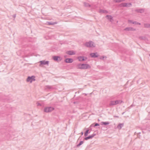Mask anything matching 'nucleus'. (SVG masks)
I'll use <instances>...</instances> for the list:
<instances>
[{
	"instance_id": "6ab92c4d",
	"label": "nucleus",
	"mask_w": 150,
	"mask_h": 150,
	"mask_svg": "<svg viewBox=\"0 0 150 150\" xmlns=\"http://www.w3.org/2000/svg\"><path fill=\"white\" fill-rule=\"evenodd\" d=\"M84 57H83V56H79L78 57V59L79 61H85V59H84Z\"/></svg>"
},
{
	"instance_id": "0eeeda50",
	"label": "nucleus",
	"mask_w": 150,
	"mask_h": 150,
	"mask_svg": "<svg viewBox=\"0 0 150 150\" xmlns=\"http://www.w3.org/2000/svg\"><path fill=\"white\" fill-rule=\"evenodd\" d=\"M40 66H41L42 65H47V66L49 65V61H48L42 60L40 61Z\"/></svg>"
},
{
	"instance_id": "39448f33",
	"label": "nucleus",
	"mask_w": 150,
	"mask_h": 150,
	"mask_svg": "<svg viewBox=\"0 0 150 150\" xmlns=\"http://www.w3.org/2000/svg\"><path fill=\"white\" fill-rule=\"evenodd\" d=\"M54 109V108L52 107H49L45 108L44 110V111L46 112H50Z\"/></svg>"
},
{
	"instance_id": "2eb2a0df",
	"label": "nucleus",
	"mask_w": 150,
	"mask_h": 150,
	"mask_svg": "<svg viewBox=\"0 0 150 150\" xmlns=\"http://www.w3.org/2000/svg\"><path fill=\"white\" fill-rule=\"evenodd\" d=\"M106 17L107 18L110 22H112V21H113V18L111 16L109 15H107Z\"/></svg>"
},
{
	"instance_id": "f257e3e1",
	"label": "nucleus",
	"mask_w": 150,
	"mask_h": 150,
	"mask_svg": "<svg viewBox=\"0 0 150 150\" xmlns=\"http://www.w3.org/2000/svg\"><path fill=\"white\" fill-rule=\"evenodd\" d=\"M77 66V68L80 69H86L91 68L90 66L88 64H79Z\"/></svg>"
},
{
	"instance_id": "ddd939ff",
	"label": "nucleus",
	"mask_w": 150,
	"mask_h": 150,
	"mask_svg": "<svg viewBox=\"0 0 150 150\" xmlns=\"http://www.w3.org/2000/svg\"><path fill=\"white\" fill-rule=\"evenodd\" d=\"M109 105L110 106H114L116 105L115 100H111L110 101Z\"/></svg>"
},
{
	"instance_id": "423d86ee",
	"label": "nucleus",
	"mask_w": 150,
	"mask_h": 150,
	"mask_svg": "<svg viewBox=\"0 0 150 150\" xmlns=\"http://www.w3.org/2000/svg\"><path fill=\"white\" fill-rule=\"evenodd\" d=\"M53 59L57 62H60L61 61L62 58L59 56H54L52 57Z\"/></svg>"
},
{
	"instance_id": "e433bc0d",
	"label": "nucleus",
	"mask_w": 150,
	"mask_h": 150,
	"mask_svg": "<svg viewBox=\"0 0 150 150\" xmlns=\"http://www.w3.org/2000/svg\"><path fill=\"white\" fill-rule=\"evenodd\" d=\"M143 129H145V128H143Z\"/></svg>"
},
{
	"instance_id": "4c0bfd02",
	"label": "nucleus",
	"mask_w": 150,
	"mask_h": 150,
	"mask_svg": "<svg viewBox=\"0 0 150 150\" xmlns=\"http://www.w3.org/2000/svg\"><path fill=\"white\" fill-rule=\"evenodd\" d=\"M142 132H143V133H144V131H142Z\"/></svg>"
},
{
	"instance_id": "412c9836",
	"label": "nucleus",
	"mask_w": 150,
	"mask_h": 150,
	"mask_svg": "<svg viewBox=\"0 0 150 150\" xmlns=\"http://www.w3.org/2000/svg\"><path fill=\"white\" fill-rule=\"evenodd\" d=\"M47 24L50 25H53L57 24V22H47Z\"/></svg>"
},
{
	"instance_id": "aec40b11",
	"label": "nucleus",
	"mask_w": 150,
	"mask_h": 150,
	"mask_svg": "<svg viewBox=\"0 0 150 150\" xmlns=\"http://www.w3.org/2000/svg\"><path fill=\"white\" fill-rule=\"evenodd\" d=\"M110 124V122H101V125H107Z\"/></svg>"
},
{
	"instance_id": "dca6fc26",
	"label": "nucleus",
	"mask_w": 150,
	"mask_h": 150,
	"mask_svg": "<svg viewBox=\"0 0 150 150\" xmlns=\"http://www.w3.org/2000/svg\"><path fill=\"white\" fill-rule=\"evenodd\" d=\"M67 54L69 55H74L75 54V52L73 51H69L67 52Z\"/></svg>"
},
{
	"instance_id": "5701e85b",
	"label": "nucleus",
	"mask_w": 150,
	"mask_h": 150,
	"mask_svg": "<svg viewBox=\"0 0 150 150\" xmlns=\"http://www.w3.org/2000/svg\"><path fill=\"white\" fill-rule=\"evenodd\" d=\"M144 27L146 28H150V24L146 23L144 24Z\"/></svg>"
},
{
	"instance_id": "7c9ffc66",
	"label": "nucleus",
	"mask_w": 150,
	"mask_h": 150,
	"mask_svg": "<svg viewBox=\"0 0 150 150\" xmlns=\"http://www.w3.org/2000/svg\"><path fill=\"white\" fill-rule=\"evenodd\" d=\"M37 106H41V104L39 102H37Z\"/></svg>"
},
{
	"instance_id": "bb28decb",
	"label": "nucleus",
	"mask_w": 150,
	"mask_h": 150,
	"mask_svg": "<svg viewBox=\"0 0 150 150\" xmlns=\"http://www.w3.org/2000/svg\"><path fill=\"white\" fill-rule=\"evenodd\" d=\"M83 143V141H81L80 142V143L77 145V147H78L79 146H80Z\"/></svg>"
},
{
	"instance_id": "ea45409f",
	"label": "nucleus",
	"mask_w": 150,
	"mask_h": 150,
	"mask_svg": "<svg viewBox=\"0 0 150 150\" xmlns=\"http://www.w3.org/2000/svg\"><path fill=\"white\" fill-rule=\"evenodd\" d=\"M139 133L140 134V133H141L140 132H139Z\"/></svg>"
},
{
	"instance_id": "b1692460",
	"label": "nucleus",
	"mask_w": 150,
	"mask_h": 150,
	"mask_svg": "<svg viewBox=\"0 0 150 150\" xmlns=\"http://www.w3.org/2000/svg\"><path fill=\"white\" fill-rule=\"evenodd\" d=\"M52 88V87L51 86H50L49 85H47L46 86V89H51Z\"/></svg>"
},
{
	"instance_id": "7ed1b4c3",
	"label": "nucleus",
	"mask_w": 150,
	"mask_h": 150,
	"mask_svg": "<svg viewBox=\"0 0 150 150\" xmlns=\"http://www.w3.org/2000/svg\"><path fill=\"white\" fill-rule=\"evenodd\" d=\"M120 6L121 7H130L132 6L131 3H122L120 4Z\"/></svg>"
},
{
	"instance_id": "58836bf2",
	"label": "nucleus",
	"mask_w": 150,
	"mask_h": 150,
	"mask_svg": "<svg viewBox=\"0 0 150 150\" xmlns=\"http://www.w3.org/2000/svg\"><path fill=\"white\" fill-rule=\"evenodd\" d=\"M116 117H118V116H116Z\"/></svg>"
},
{
	"instance_id": "f704fd0d",
	"label": "nucleus",
	"mask_w": 150,
	"mask_h": 150,
	"mask_svg": "<svg viewBox=\"0 0 150 150\" xmlns=\"http://www.w3.org/2000/svg\"><path fill=\"white\" fill-rule=\"evenodd\" d=\"M83 132H81V135H83Z\"/></svg>"
},
{
	"instance_id": "393cba45",
	"label": "nucleus",
	"mask_w": 150,
	"mask_h": 150,
	"mask_svg": "<svg viewBox=\"0 0 150 150\" xmlns=\"http://www.w3.org/2000/svg\"><path fill=\"white\" fill-rule=\"evenodd\" d=\"M84 5L85 6L87 7H89L90 6V5L88 3L84 2Z\"/></svg>"
},
{
	"instance_id": "f03ea898",
	"label": "nucleus",
	"mask_w": 150,
	"mask_h": 150,
	"mask_svg": "<svg viewBox=\"0 0 150 150\" xmlns=\"http://www.w3.org/2000/svg\"><path fill=\"white\" fill-rule=\"evenodd\" d=\"M84 45L86 47H94L95 46L94 42L92 41L86 42Z\"/></svg>"
},
{
	"instance_id": "c85d7f7f",
	"label": "nucleus",
	"mask_w": 150,
	"mask_h": 150,
	"mask_svg": "<svg viewBox=\"0 0 150 150\" xmlns=\"http://www.w3.org/2000/svg\"><path fill=\"white\" fill-rule=\"evenodd\" d=\"M134 21H133L131 20H128V22L129 23H132L133 24V23Z\"/></svg>"
},
{
	"instance_id": "cd10ccee",
	"label": "nucleus",
	"mask_w": 150,
	"mask_h": 150,
	"mask_svg": "<svg viewBox=\"0 0 150 150\" xmlns=\"http://www.w3.org/2000/svg\"><path fill=\"white\" fill-rule=\"evenodd\" d=\"M133 24L135 25H140L141 23L137 21H134Z\"/></svg>"
},
{
	"instance_id": "9d476101",
	"label": "nucleus",
	"mask_w": 150,
	"mask_h": 150,
	"mask_svg": "<svg viewBox=\"0 0 150 150\" xmlns=\"http://www.w3.org/2000/svg\"><path fill=\"white\" fill-rule=\"evenodd\" d=\"M124 30L126 31H134L136 30L135 29H134L132 27H127L125 28Z\"/></svg>"
},
{
	"instance_id": "c756f323",
	"label": "nucleus",
	"mask_w": 150,
	"mask_h": 150,
	"mask_svg": "<svg viewBox=\"0 0 150 150\" xmlns=\"http://www.w3.org/2000/svg\"><path fill=\"white\" fill-rule=\"evenodd\" d=\"M99 124L98 123H96L95 125L93 126V127H95L97 126H99Z\"/></svg>"
},
{
	"instance_id": "4468645a",
	"label": "nucleus",
	"mask_w": 150,
	"mask_h": 150,
	"mask_svg": "<svg viewBox=\"0 0 150 150\" xmlns=\"http://www.w3.org/2000/svg\"><path fill=\"white\" fill-rule=\"evenodd\" d=\"M135 11L138 13H142L144 11V9H136L135 10Z\"/></svg>"
},
{
	"instance_id": "a878e982",
	"label": "nucleus",
	"mask_w": 150,
	"mask_h": 150,
	"mask_svg": "<svg viewBox=\"0 0 150 150\" xmlns=\"http://www.w3.org/2000/svg\"><path fill=\"white\" fill-rule=\"evenodd\" d=\"M89 130L88 129L87 130L86 132H85L84 133V136L85 137L87 136L88 135V133H89Z\"/></svg>"
},
{
	"instance_id": "473e14b6",
	"label": "nucleus",
	"mask_w": 150,
	"mask_h": 150,
	"mask_svg": "<svg viewBox=\"0 0 150 150\" xmlns=\"http://www.w3.org/2000/svg\"><path fill=\"white\" fill-rule=\"evenodd\" d=\"M84 59H85V61L87 59V58L86 57H83Z\"/></svg>"
},
{
	"instance_id": "a211bd4d",
	"label": "nucleus",
	"mask_w": 150,
	"mask_h": 150,
	"mask_svg": "<svg viewBox=\"0 0 150 150\" xmlns=\"http://www.w3.org/2000/svg\"><path fill=\"white\" fill-rule=\"evenodd\" d=\"M124 124L123 123H120L117 126V128L119 129H121L123 126Z\"/></svg>"
},
{
	"instance_id": "c9c22d12",
	"label": "nucleus",
	"mask_w": 150,
	"mask_h": 150,
	"mask_svg": "<svg viewBox=\"0 0 150 150\" xmlns=\"http://www.w3.org/2000/svg\"><path fill=\"white\" fill-rule=\"evenodd\" d=\"M111 99H114V98H111Z\"/></svg>"
},
{
	"instance_id": "6e6552de",
	"label": "nucleus",
	"mask_w": 150,
	"mask_h": 150,
	"mask_svg": "<svg viewBox=\"0 0 150 150\" xmlns=\"http://www.w3.org/2000/svg\"><path fill=\"white\" fill-rule=\"evenodd\" d=\"M91 57L93 58H96L98 57V55L97 52L92 53L90 54Z\"/></svg>"
},
{
	"instance_id": "a19ab883",
	"label": "nucleus",
	"mask_w": 150,
	"mask_h": 150,
	"mask_svg": "<svg viewBox=\"0 0 150 150\" xmlns=\"http://www.w3.org/2000/svg\"><path fill=\"white\" fill-rule=\"evenodd\" d=\"M149 56H150V54H149Z\"/></svg>"
},
{
	"instance_id": "20e7f679",
	"label": "nucleus",
	"mask_w": 150,
	"mask_h": 150,
	"mask_svg": "<svg viewBox=\"0 0 150 150\" xmlns=\"http://www.w3.org/2000/svg\"><path fill=\"white\" fill-rule=\"evenodd\" d=\"M35 77L34 76H28L26 79V81L27 82H30V83H32L33 81L35 80Z\"/></svg>"
},
{
	"instance_id": "72a5a7b5",
	"label": "nucleus",
	"mask_w": 150,
	"mask_h": 150,
	"mask_svg": "<svg viewBox=\"0 0 150 150\" xmlns=\"http://www.w3.org/2000/svg\"><path fill=\"white\" fill-rule=\"evenodd\" d=\"M12 16L13 18H15L16 17V14L13 15Z\"/></svg>"
},
{
	"instance_id": "4be33fe9",
	"label": "nucleus",
	"mask_w": 150,
	"mask_h": 150,
	"mask_svg": "<svg viewBox=\"0 0 150 150\" xmlns=\"http://www.w3.org/2000/svg\"><path fill=\"white\" fill-rule=\"evenodd\" d=\"M125 0H114V1L115 3H119L121 2H124L125 1Z\"/></svg>"
},
{
	"instance_id": "2f4dec72",
	"label": "nucleus",
	"mask_w": 150,
	"mask_h": 150,
	"mask_svg": "<svg viewBox=\"0 0 150 150\" xmlns=\"http://www.w3.org/2000/svg\"><path fill=\"white\" fill-rule=\"evenodd\" d=\"M104 57H105L104 56H102L100 57V59H104Z\"/></svg>"
},
{
	"instance_id": "f8f14e48",
	"label": "nucleus",
	"mask_w": 150,
	"mask_h": 150,
	"mask_svg": "<svg viewBox=\"0 0 150 150\" xmlns=\"http://www.w3.org/2000/svg\"><path fill=\"white\" fill-rule=\"evenodd\" d=\"M139 38L140 40H144L146 42L148 41L147 38H146L145 36H140L139 37Z\"/></svg>"
},
{
	"instance_id": "9b49d317",
	"label": "nucleus",
	"mask_w": 150,
	"mask_h": 150,
	"mask_svg": "<svg viewBox=\"0 0 150 150\" xmlns=\"http://www.w3.org/2000/svg\"><path fill=\"white\" fill-rule=\"evenodd\" d=\"M73 61V59L71 58H67L65 60V62L67 63H71Z\"/></svg>"
},
{
	"instance_id": "1a4fd4ad",
	"label": "nucleus",
	"mask_w": 150,
	"mask_h": 150,
	"mask_svg": "<svg viewBox=\"0 0 150 150\" xmlns=\"http://www.w3.org/2000/svg\"><path fill=\"white\" fill-rule=\"evenodd\" d=\"M96 134H93L91 135H89L88 136L84 138V139L87 140L88 139H91L93 137H94L95 135Z\"/></svg>"
},
{
	"instance_id": "f3484780",
	"label": "nucleus",
	"mask_w": 150,
	"mask_h": 150,
	"mask_svg": "<svg viewBox=\"0 0 150 150\" xmlns=\"http://www.w3.org/2000/svg\"><path fill=\"white\" fill-rule=\"evenodd\" d=\"M115 101L116 105L119 104H120L123 102L121 100H115Z\"/></svg>"
}]
</instances>
